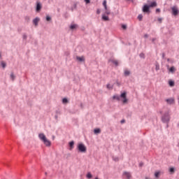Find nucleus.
<instances>
[{
    "mask_svg": "<svg viewBox=\"0 0 179 179\" xmlns=\"http://www.w3.org/2000/svg\"><path fill=\"white\" fill-rule=\"evenodd\" d=\"M114 100H117V101H120L122 99V101L124 104L128 103V99H127V93L124 92L120 94V96L118 95L113 96Z\"/></svg>",
    "mask_w": 179,
    "mask_h": 179,
    "instance_id": "obj_1",
    "label": "nucleus"
},
{
    "mask_svg": "<svg viewBox=\"0 0 179 179\" xmlns=\"http://www.w3.org/2000/svg\"><path fill=\"white\" fill-rule=\"evenodd\" d=\"M38 138L43 142L44 145L45 146H51V141L47 139V137H45V135L43 133H41L38 134Z\"/></svg>",
    "mask_w": 179,
    "mask_h": 179,
    "instance_id": "obj_2",
    "label": "nucleus"
},
{
    "mask_svg": "<svg viewBox=\"0 0 179 179\" xmlns=\"http://www.w3.org/2000/svg\"><path fill=\"white\" fill-rule=\"evenodd\" d=\"M78 149L79 152H81V153H86L87 148H86V146L84 145L83 143H79L78 145Z\"/></svg>",
    "mask_w": 179,
    "mask_h": 179,
    "instance_id": "obj_3",
    "label": "nucleus"
},
{
    "mask_svg": "<svg viewBox=\"0 0 179 179\" xmlns=\"http://www.w3.org/2000/svg\"><path fill=\"white\" fill-rule=\"evenodd\" d=\"M172 10V15H173V16H177V15H178V8H177V6H173L171 8Z\"/></svg>",
    "mask_w": 179,
    "mask_h": 179,
    "instance_id": "obj_4",
    "label": "nucleus"
},
{
    "mask_svg": "<svg viewBox=\"0 0 179 179\" xmlns=\"http://www.w3.org/2000/svg\"><path fill=\"white\" fill-rule=\"evenodd\" d=\"M162 121L163 122H169L170 121V115H169V113H166L162 117Z\"/></svg>",
    "mask_w": 179,
    "mask_h": 179,
    "instance_id": "obj_5",
    "label": "nucleus"
},
{
    "mask_svg": "<svg viewBox=\"0 0 179 179\" xmlns=\"http://www.w3.org/2000/svg\"><path fill=\"white\" fill-rule=\"evenodd\" d=\"M150 6L148 5H144L143 8V12L144 13H148L149 12V9H150Z\"/></svg>",
    "mask_w": 179,
    "mask_h": 179,
    "instance_id": "obj_6",
    "label": "nucleus"
},
{
    "mask_svg": "<svg viewBox=\"0 0 179 179\" xmlns=\"http://www.w3.org/2000/svg\"><path fill=\"white\" fill-rule=\"evenodd\" d=\"M40 22V18L39 17H36L35 19H34L33 20V23L35 26H38V22Z\"/></svg>",
    "mask_w": 179,
    "mask_h": 179,
    "instance_id": "obj_7",
    "label": "nucleus"
},
{
    "mask_svg": "<svg viewBox=\"0 0 179 179\" xmlns=\"http://www.w3.org/2000/svg\"><path fill=\"white\" fill-rule=\"evenodd\" d=\"M166 101L168 104H174V103H175L174 99H173V98L166 99Z\"/></svg>",
    "mask_w": 179,
    "mask_h": 179,
    "instance_id": "obj_8",
    "label": "nucleus"
},
{
    "mask_svg": "<svg viewBox=\"0 0 179 179\" xmlns=\"http://www.w3.org/2000/svg\"><path fill=\"white\" fill-rule=\"evenodd\" d=\"M150 8H156L157 6V3L156 1H152L148 6Z\"/></svg>",
    "mask_w": 179,
    "mask_h": 179,
    "instance_id": "obj_9",
    "label": "nucleus"
},
{
    "mask_svg": "<svg viewBox=\"0 0 179 179\" xmlns=\"http://www.w3.org/2000/svg\"><path fill=\"white\" fill-rule=\"evenodd\" d=\"M41 10V4L38 2L36 3V12H40Z\"/></svg>",
    "mask_w": 179,
    "mask_h": 179,
    "instance_id": "obj_10",
    "label": "nucleus"
},
{
    "mask_svg": "<svg viewBox=\"0 0 179 179\" xmlns=\"http://www.w3.org/2000/svg\"><path fill=\"white\" fill-rule=\"evenodd\" d=\"M76 59L77 61H79V62H83V61H85V57L77 56Z\"/></svg>",
    "mask_w": 179,
    "mask_h": 179,
    "instance_id": "obj_11",
    "label": "nucleus"
},
{
    "mask_svg": "<svg viewBox=\"0 0 179 179\" xmlns=\"http://www.w3.org/2000/svg\"><path fill=\"white\" fill-rule=\"evenodd\" d=\"M102 19L103 20H104L105 22H107L108 20H110V19L108 18V16H106L105 15H102Z\"/></svg>",
    "mask_w": 179,
    "mask_h": 179,
    "instance_id": "obj_12",
    "label": "nucleus"
},
{
    "mask_svg": "<svg viewBox=\"0 0 179 179\" xmlns=\"http://www.w3.org/2000/svg\"><path fill=\"white\" fill-rule=\"evenodd\" d=\"M131 72L129 70H124V76H129Z\"/></svg>",
    "mask_w": 179,
    "mask_h": 179,
    "instance_id": "obj_13",
    "label": "nucleus"
},
{
    "mask_svg": "<svg viewBox=\"0 0 179 179\" xmlns=\"http://www.w3.org/2000/svg\"><path fill=\"white\" fill-rule=\"evenodd\" d=\"M1 65L2 68H3V69L6 68V63L5 62L1 61Z\"/></svg>",
    "mask_w": 179,
    "mask_h": 179,
    "instance_id": "obj_14",
    "label": "nucleus"
},
{
    "mask_svg": "<svg viewBox=\"0 0 179 179\" xmlns=\"http://www.w3.org/2000/svg\"><path fill=\"white\" fill-rule=\"evenodd\" d=\"M94 134H100L101 132V130L100 129H95L94 130Z\"/></svg>",
    "mask_w": 179,
    "mask_h": 179,
    "instance_id": "obj_15",
    "label": "nucleus"
},
{
    "mask_svg": "<svg viewBox=\"0 0 179 179\" xmlns=\"http://www.w3.org/2000/svg\"><path fill=\"white\" fill-rule=\"evenodd\" d=\"M73 145H75V142L71 141L69 143V146H70L71 149H73Z\"/></svg>",
    "mask_w": 179,
    "mask_h": 179,
    "instance_id": "obj_16",
    "label": "nucleus"
},
{
    "mask_svg": "<svg viewBox=\"0 0 179 179\" xmlns=\"http://www.w3.org/2000/svg\"><path fill=\"white\" fill-rule=\"evenodd\" d=\"M169 71L173 73V72H176V68L174 66H172L169 69Z\"/></svg>",
    "mask_w": 179,
    "mask_h": 179,
    "instance_id": "obj_17",
    "label": "nucleus"
},
{
    "mask_svg": "<svg viewBox=\"0 0 179 179\" xmlns=\"http://www.w3.org/2000/svg\"><path fill=\"white\" fill-rule=\"evenodd\" d=\"M160 176V172L159 171H157L155 173V177H156V178H159V176Z\"/></svg>",
    "mask_w": 179,
    "mask_h": 179,
    "instance_id": "obj_18",
    "label": "nucleus"
},
{
    "mask_svg": "<svg viewBox=\"0 0 179 179\" xmlns=\"http://www.w3.org/2000/svg\"><path fill=\"white\" fill-rule=\"evenodd\" d=\"M93 177V176L92 175V173L90 172H88L87 174V178H92Z\"/></svg>",
    "mask_w": 179,
    "mask_h": 179,
    "instance_id": "obj_19",
    "label": "nucleus"
},
{
    "mask_svg": "<svg viewBox=\"0 0 179 179\" xmlns=\"http://www.w3.org/2000/svg\"><path fill=\"white\" fill-rule=\"evenodd\" d=\"M103 6H104V9H107V1H103Z\"/></svg>",
    "mask_w": 179,
    "mask_h": 179,
    "instance_id": "obj_20",
    "label": "nucleus"
},
{
    "mask_svg": "<svg viewBox=\"0 0 179 179\" xmlns=\"http://www.w3.org/2000/svg\"><path fill=\"white\" fill-rule=\"evenodd\" d=\"M105 15H110V10H108V8H106V9H105Z\"/></svg>",
    "mask_w": 179,
    "mask_h": 179,
    "instance_id": "obj_21",
    "label": "nucleus"
},
{
    "mask_svg": "<svg viewBox=\"0 0 179 179\" xmlns=\"http://www.w3.org/2000/svg\"><path fill=\"white\" fill-rule=\"evenodd\" d=\"M76 27H78L77 24H72L70 27V29H71V30H73V29H76Z\"/></svg>",
    "mask_w": 179,
    "mask_h": 179,
    "instance_id": "obj_22",
    "label": "nucleus"
},
{
    "mask_svg": "<svg viewBox=\"0 0 179 179\" xmlns=\"http://www.w3.org/2000/svg\"><path fill=\"white\" fill-rule=\"evenodd\" d=\"M169 86L173 87V86H174V81L171 80L169 81Z\"/></svg>",
    "mask_w": 179,
    "mask_h": 179,
    "instance_id": "obj_23",
    "label": "nucleus"
},
{
    "mask_svg": "<svg viewBox=\"0 0 179 179\" xmlns=\"http://www.w3.org/2000/svg\"><path fill=\"white\" fill-rule=\"evenodd\" d=\"M10 78L12 79V80H15V74H13V73L10 74Z\"/></svg>",
    "mask_w": 179,
    "mask_h": 179,
    "instance_id": "obj_24",
    "label": "nucleus"
},
{
    "mask_svg": "<svg viewBox=\"0 0 179 179\" xmlns=\"http://www.w3.org/2000/svg\"><path fill=\"white\" fill-rule=\"evenodd\" d=\"M112 62L115 64V65L118 66V62L117 60H113Z\"/></svg>",
    "mask_w": 179,
    "mask_h": 179,
    "instance_id": "obj_25",
    "label": "nucleus"
},
{
    "mask_svg": "<svg viewBox=\"0 0 179 179\" xmlns=\"http://www.w3.org/2000/svg\"><path fill=\"white\" fill-rule=\"evenodd\" d=\"M62 101L64 103H68V99L66 98H64Z\"/></svg>",
    "mask_w": 179,
    "mask_h": 179,
    "instance_id": "obj_26",
    "label": "nucleus"
},
{
    "mask_svg": "<svg viewBox=\"0 0 179 179\" xmlns=\"http://www.w3.org/2000/svg\"><path fill=\"white\" fill-rule=\"evenodd\" d=\"M143 16L142 15H138V19L140 20H142Z\"/></svg>",
    "mask_w": 179,
    "mask_h": 179,
    "instance_id": "obj_27",
    "label": "nucleus"
},
{
    "mask_svg": "<svg viewBox=\"0 0 179 179\" xmlns=\"http://www.w3.org/2000/svg\"><path fill=\"white\" fill-rule=\"evenodd\" d=\"M46 20H47V22H50V20H51V17L47 16L46 17Z\"/></svg>",
    "mask_w": 179,
    "mask_h": 179,
    "instance_id": "obj_28",
    "label": "nucleus"
},
{
    "mask_svg": "<svg viewBox=\"0 0 179 179\" xmlns=\"http://www.w3.org/2000/svg\"><path fill=\"white\" fill-rule=\"evenodd\" d=\"M122 29H123L124 30L127 29V25L122 24Z\"/></svg>",
    "mask_w": 179,
    "mask_h": 179,
    "instance_id": "obj_29",
    "label": "nucleus"
},
{
    "mask_svg": "<svg viewBox=\"0 0 179 179\" xmlns=\"http://www.w3.org/2000/svg\"><path fill=\"white\" fill-rule=\"evenodd\" d=\"M169 171L170 173H174V168H170Z\"/></svg>",
    "mask_w": 179,
    "mask_h": 179,
    "instance_id": "obj_30",
    "label": "nucleus"
},
{
    "mask_svg": "<svg viewBox=\"0 0 179 179\" xmlns=\"http://www.w3.org/2000/svg\"><path fill=\"white\" fill-rule=\"evenodd\" d=\"M107 89H113V87L110 84L107 85Z\"/></svg>",
    "mask_w": 179,
    "mask_h": 179,
    "instance_id": "obj_31",
    "label": "nucleus"
},
{
    "mask_svg": "<svg viewBox=\"0 0 179 179\" xmlns=\"http://www.w3.org/2000/svg\"><path fill=\"white\" fill-rule=\"evenodd\" d=\"M101 12V11L100 10V9H97V10H96L97 15H100Z\"/></svg>",
    "mask_w": 179,
    "mask_h": 179,
    "instance_id": "obj_32",
    "label": "nucleus"
},
{
    "mask_svg": "<svg viewBox=\"0 0 179 179\" xmlns=\"http://www.w3.org/2000/svg\"><path fill=\"white\" fill-rule=\"evenodd\" d=\"M85 3H90V0H85Z\"/></svg>",
    "mask_w": 179,
    "mask_h": 179,
    "instance_id": "obj_33",
    "label": "nucleus"
},
{
    "mask_svg": "<svg viewBox=\"0 0 179 179\" xmlns=\"http://www.w3.org/2000/svg\"><path fill=\"white\" fill-rule=\"evenodd\" d=\"M23 38H24V40H26V38H27V36L26 34H24L23 35Z\"/></svg>",
    "mask_w": 179,
    "mask_h": 179,
    "instance_id": "obj_34",
    "label": "nucleus"
},
{
    "mask_svg": "<svg viewBox=\"0 0 179 179\" xmlns=\"http://www.w3.org/2000/svg\"><path fill=\"white\" fill-rule=\"evenodd\" d=\"M163 20V19H162V18H158V22H159V23H162V21Z\"/></svg>",
    "mask_w": 179,
    "mask_h": 179,
    "instance_id": "obj_35",
    "label": "nucleus"
},
{
    "mask_svg": "<svg viewBox=\"0 0 179 179\" xmlns=\"http://www.w3.org/2000/svg\"><path fill=\"white\" fill-rule=\"evenodd\" d=\"M156 12H157V13H159V12H160L159 8H157V9H156Z\"/></svg>",
    "mask_w": 179,
    "mask_h": 179,
    "instance_id": "obj_36",
    "label": "nucleus"
},
{
    "mask_svg": "<svg viewBox=\"0 0 179 179\" xmlns=\"http://www.w3.org/2000/svg\"><path fill=\"white\" fill-rule=\"evenodd\" d=\"M124 122H125V120H122V121H121V123H122V124H124Z\"/></svg>",
    "mask_w": 179,
    "mask_h": 179,
    "instance_id": "obj_37",
    "label": "nucleus"
},
{
    "mask_svg": "<svg viewBox=\"0 0 179 179\" xmlns=\"http://www.w3.org/2000/svg\"><path fill=\"white\" fill-rule=\"evenodd\" d=\"M156 70H157V71H159V67L157 66V67H156Z\"/></svg>",
    "mask_w": 179,
    "mask_h": 179,
    "instance_id": "obj_38",
    "label": "nucleus"
},
{
    "mask_svg": "<svg viewBox=\"0 0 179 179\" xmlns=\"http://www.w3.org/2000/svg\"><path fill=\"white\" fill-rule=\"evenodd\" d=\"M143 54H141V55H140V57H143Z\"/></svg>",
    "mask_w": 179,
    "mask_h": 179,
    "instance_id": "obj_39",
    "label": "nucleus"
},
{
    "mask_svg": "<svg viewBox=\"0 0 179 179\" xmlns=\"http://www.w3.org/2000/svg\"><path fill=\"white\" fill-rule=\"evenodd\" d=\"M145 38H148V35H145Z\"/></svg>",
    "mask_w": 179,
    "mask_h": 179,
    "instance_id": "obj_40",
    "label": "nucleus"
},
{
    "mask_svg": "<svg viewBox=\"0 0 179 179\" xmlns=\"http://www.w3.org/2000/svg\"><path fill=\"white\" fill-rule=\"evenodd\" d=\"M167 61H170V59H168Z\"/></svg>",
    "mask_w": 179,
    "mask_h": 179,
    "instance_id": "obj_41",
    "label": "nucleus"
},
{
    "mask_svg": "<svg viewBox=\"0 0 179 179\" xmlns=\"http://www.w3.org/2000/svg\"><path fill=\"white\" fill-rule=\"evenodd\" d=\"M95 179H99V178L96 177V178H95Z\"/></svg>",
    "mask_w": 179,
    "mask_h": 179,
    "instance_id": "obj_42",
    "label": "nucleus"
},
{
    "mask_svg": "<svg viewBox=\"0 0 179 179\" xmlns=\"http://www.w3.org/2000/svg\"><path fill=\"white\" fill-rule=\"evenodd\" d=\"M163 57H164V55H163Z\"/></svg>",
    "mask_w": 179,
    "mask_h": 179,
    "instance_id": "obj_43",
    "label": "nucleus"
}]
</instances>
